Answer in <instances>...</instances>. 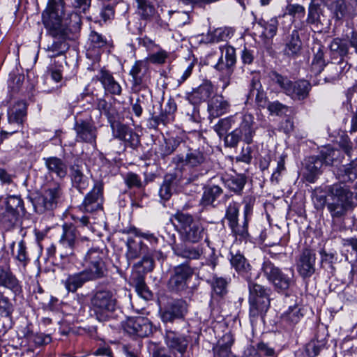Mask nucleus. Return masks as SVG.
<instances>
[{
  "label": "nucleus",
  "instance_id": "f257e3e1",
  "mask_svg": "<svg viewBox=\"0 0 357 357\" xmlns=\"http://www.w3.org/2000/svg\"><path fill=\"white\" fill-rule=\"evenodd\" d=\"M63 15V0H49L43 13V22L47 33L53 38L52 43L45 48L51 58L63 56L70 47L67 41L70 29L68 20Z\"/></svg>",
  "mask_w": 357,
  "mask_h": 357
},
{
  "label": "nucleus",
  "instance_id": "f03ea898",
  "mask_svg": "<svg viewBox=\"0 0 357 357\" xmlns=\"http://www.w3.org/2000/svg\"><path fill=\"white\" fill-rule=\"evenodd\" d=\"M231 266L248 282L250 318L252 322L263 317L270 307L271 289L251 281V266L238 251H230Z\"/></svg>",
  "mask_w": 357,
  "mask_h": 357
},
{
  "label": "nucleus",
  "instance_id": "7ed1b4c3",
  "mask_svg": "<svg viewBox=\"0 0 357 357\" xmlns=\"http://www.w3.org/2000/svg\"><path fill=\"white\" fill-rule=\"evenodd\" d=\"M328 202L327 210L334 220L344 219L352 208L353 193L342 183L328 185Z\"/></svg>",
  "mask_w": 357,
  "mask_h": 357
},
{
  "label": "nucleus",
  "instance_id": "20e7f679",
  "mask_svg": "<svg viewBox=\"0 0 357 357\" xmlns=\"http://www.w3.org/2000/svg\"><path fill=\"white\" fill-rule=\"evenodd\" d=\"M117 307L116 291L107 288L96 290L91 298V308L100 322L109 320Z\"/></svg>",
  "mask_w": 357,
  "mask_h": 357
},
{
  "label": "nucleus",
  "instance_id": "39448f33",
  "mask_svg": "<svg viewBox=\"0 0 357 357\" xmlns=\"http://www.w3.org/2000/svg\"><path fill=\"white\" fill-rule=\"evenodd\" d=\"M183 153L177 154L172 158L173 163L177 167H188L192 169L188 180L194 181L208 172V162L206 155L197 149H192L187 146Z\"/></svg>",
  "mask_w": 357,
  "mask_h": 357
},
{
  "label": "nucleus",
  "instance_id": "423d86ee",
  "mask_svg": "<svg viewBox=\"0 0 357 357\" xmlns=\"http://www.w3.org/2000/svg\"><path fill=\"white\" fill-rule=\"evenodd\" d=\"M238 127L225 137V145L235 147L242 140L247 144H252L258 128L254 116L250 113L238 114Z\"/></svg>",
  "mask_w": 357,
  "mask_h": 357
},
{
  "label": "nucleus",
  "instance_id": "0eeeda50",
  "mask_svg": "<svg viewBox=\"0 0 357 357\" xmlns=\"http://www.w3.org/2000/svg\"><path fill=\"white\" fill-rule=\"evenodd\" d=\"M105 259V253L99 248H91L86 252L83 259L84 269L82 271L90 281H96L107 275Z\"/></svg>",
  "mask_w": 357,
  "mask_h": 357
},
{
  "label": "nucleus",
  "instance_id": "6e6552de",
  "mask_svg": "<svg viewBox=\"0 0 357 357\" xmlns=\"http://www.w3.org/2000/svg\"><path fill=\"white\" fill-rule=\"evenodd\" d=\"M269 77L273 83L278 84L287 96L294 100H303L307 98L312 88L310 83L306 80L291 82L287 77L275 71L269 73Z\"/></svg>",
  "mask_w": 357,
  "mask_h": 357
},
{
  "label": "nucleus",
  "instance_id": "1a4fd4ad",
  "mask_svg": "<svg viewBox=\"0 0 357 357\" xmlns=\"http://www.w3.org/2000/svg\"><path fill=\"white\" fill-rule=\"evenodd\" d=\"M174 218L178 222L180 236L184 242L197 243L203 238L204 228L191 215L177 213Z\"/></svg>",
  "mask_w": 357,
  "mask_h": 357
},
{
  "label": "nucleus",
  "instance_id": "9d476101",
  "mask_svg": "<svg viewBox=\"0 0 357 357\" xmlns=\"http://www.w3.org/2000/svg\"><path fill=\"white\" fill-rule=\"evenodd\" d=\"M221 55L214 68L220 72L219 80L222 82V89L225 90L230 84L231 76L233 73V68L236 63V50L230 45L220 46Z\"/></svg>",
  "mask_w": 357,
  "mask_h": 357
},
{
  "label": "nucleus",
  "instance_id": "9b49d317",
  "mask_svg": "<svg viewBox=\"0 0 357 357\" xmlns=\"http://www.w3.org/2000/svg\"><path fill=\"white\" fill-rule=\"evenodd\" d=\"M261 270L268 282L278 291L287 290L294 283L293 274L289 275L284 273L269 259H264Z\"/></svg>",
  "mask_w": 357,
  "mask_h": 357
},
{
  "label": "nucleus",
  "instance_id": "f8f14e48",
  "mask_svg": "<svg viewBox=\"0 0 357 357\" xmlns=\"http://www.w3.org/2000/svg\"><path fill=\"white\" fill-rule=\"evenodd\" d=\"M192 275L193 269L186 263L174 266L168 280V289L177 293L185 291Z\"/></svg>",
  "mask_w": 357,
  "mask_h": 357
},
{
  "label": "nucleus",
  "instance_id": "ddd939ff",
  "mask_svg": "<svg viewBox=\"0 0 357 357\" xmlns=\"http://www.w3.org/2000/svg\"><path fill=\"white\" fill-rule=\"evenodd\" d=\"M61 195V189L59 185L48 188L43 195H38L33 201L36 211L42 213L46 210L54 209L56 207Z\"/></svg>",
  "mask_w": 357,
  "mask_h": 357
},
{
  "label": "nucleus",
  "instance_id": "4468645a",
  "mask_svg": "<svg viewBox=\"0 0 357 357\" xmlns=\"http://www.w3.org/2000/svg\"><path fill=\"white\" fill-rule=\"evenodd\" d=\"M164 340L166 346L174 357H184L190 343L188 336L171 329H166Z\"/></svg>",
  "mask_w": 357,
  "mask_h": 357
},
{
  "label": "nucleus",
  "instance_id": "2eb2a0df",
  "mask_svg": "<svg viewBox=\"0 0 357 357\" xmlns=\"http://www.w3.org/2000/svg\"><path fill=\"white\" fill-rule=\"evenodd\" d=\"M77 239V231L73 225L64 224L63 233L59 241L57 250L61 259L73 255Z\"/></svg>",
  "mask_w": 357,
  "mask_h": 357
},
{
  "label": "nucleus",
  "instance_id": "dca6fc26",
  "mask_svg": "<svg viewBox=\"0 0 357 357\" xmlns=\"http://www.w3.org/2000/svg\"><path fill=\"white\" fill-rule=\"evenodd\" d=\"M123 327L126 333L134 337H145L153 332L151 322L144 317L128 318Z\"/></svg>",
  "mask_w": 357,
  "mask_h": 357
},
{
  "label": "nucleus",
  "instance_id": "f3484780",
  "mask_svg": "<svg viewBox=\"0 0 357 357\" xmlns=\"http://www.w3.org/2000/svg\"><path fill=\"white\" fill-rule=\"evenodd\" d=\"M324 3V0H312L308 8L306 22L314 32L320 33L329 25L321 9Z\"/></svg>",
  "mask_w": 357,
  "mask_h": 357
},
{
  "label": "nucleus",
  "instance_id": "a211bd4d",
  "mask_svg": "<svg viewBox=\"0 0 357 357\" xmlns=\"http://www.w3.org/2000/svg\"><path fill=\"white\" fill-rule=\"evenodd\" d=\"M74 130L76 133L77 142L96 144L98 130L91 119H77L74 125Z\"/></svg>",
  "mask_w": 357,
  "mask_h": 357
},
{
  "label": "nucleus",
  "instance_id": "6ab92c4d",
  "mask_svg": "<svg viewBox=\"0 0 357 357\" xmlns=\"http://www.w3.org/2000/svg\"><path fill=\"white\" fill-rule=\"evenodd\" d=\"M283 41L284 47L282 53L284 56L290 59H296L301 55L303 43L297 27H295L290 33L286 34Z\"/></svg>",
  "mask_w": 357,
  "mask_h": 357
},
{
  "label": "nucleus",
  "instance_id": "aec40b11",
  "mask_svg": "<svg viewBox=\"0 0 357 357\" xmlns=\"http://www.w3.org/2000/svg\"><path fill=\"white\" fill-rule=\"evenodd\" d=\"M188 312V304L182 300H175L161 310L160 317L164 323H172L175 319H183Z\"/></svg>",
  "mask_w": 357,
  "mask_h": 357
},
{
  "label": "nucleus",
  "instance_id": "412c9836",
  "mask_svg": "<svg viewBox=\"0 0 357 357\" xmlns=\"http://www.w3.org/2000/svg\"><path fill=\"white\" fill-rule=\"evenodd\" d=\"M102 185L96 183L93 188L85 196L79 210L82 212L93 213L102 208Z\"/></svg>",
  "mask_w": 357,
  "mask_h": 357
},
{
  "label": "nucleus",
  "instance_id": "4be33fe9",
  "mask_svg": "<svg viewBox=\"0 0 357 357\" xmlns=\"http://www.w3.org/2000/svg\"><path fill=\"white\" fill-rule=\"evenodd\" d=\"M316 254L310 249H305L296 261V268L303 278H310L315 272Z\"/></svg>",
  "mask_w": 357,
  "mask_h": 357
},
{
  "label": "nucleus",
  "instance_id": "5701e85b",
  "mask_svg": "<svg viewBox=\"0 0 357 357\" xmlns=\"http://www.w3.org/2000/svg\"><path fill=\"white\" fill-rule=\"evenodd\" d=\"M0 287L10 290L15 296L22 292V286L9 265H0Z\"/></svg>",
  "mask_w": 357,
  "mask_h": 357
},
{
  "label": "nucleus",
  "instance_id": "b1692460",
  "mask_svg": "<svg viewBox=\"0 0 357 357\" xmlns=\"http://www.w3.org/2000/svg\"><path fill=\"white\" fill-rule=\"evenodd\" d=\"M213 85L209 80L204 81L199 86L186 93V99L193 105H197L208 100L213 93Z\"/></svg>",
  "mask_w": 357,
  "mask_h": 357
},
{
  "label": "nucleus",
  "instance_id": "393cba45",
  "mask_svg": "<svg viewBox=\"0 0 357 357\" xmlns=\"http://www.w3.org/2000/svg\"><path fill=\"white\" fill-rule=\"evenodd\" d=\"M26 116V105L24 101L16 102L8 112V121L10 124L17 126V129L12 130L9 134L16 132L18 128L22 125ZM2 135L8 134L6 131H1Z\"/></svg>",
  "mask_w": 357,
  "mask_h": 357
},
{
  "label": "nucleus",
  "instance_id": "a878e982",
  "mask_svg": "<svg viewBox=\"0 0 357 357\" xmlns=\"http://www.w3.org/2000/svg\"><path fill=\"white\" fill-rule=\"evenodd\" d=\"M229 102L222 95H215L208 101V112L213 118L219 117L229 111Z\"/></svg>",
  "mask_w": 357,
  "mask_h": 357
},
{
  "label": "nucleus",
  "instance_id": "bb28decb",
  "mask_svg": "<svg viewBox=\"0 0 357 357\" xmlns=\"http://www.w3.org/2000/svg\"><path fill=\"white\" fill-rule=\"evenodd\" d=\"M95 79L100 81L105 90L112 94L120 96L122 92V88L119 83L116 82L112 75L106 70H100L96 75Z\"/></svg>",
  "mask_w": 357,
  "mask_h": 357
},
{
  "label": "nucleus",
  "instance_id": "cd10ccee",
  "mask_svg": "<svg viewBox=\"0 0 357 357\" xmlns=\"http://www.w3.org/2000/svg\"><path fill=\"white\" fill-rule=\"evenodd\" d=\"M173 252L176 256L183 259L196 260L199 259L203 254V249L200 245L176 244L173 247Z\"/></svg>",
  "mask_w": 357,
  "mask_h": 357
},
{
  "label": "nucleus",
  "instance_id": "c85d7f7f",
  "mask_svg": "<svg viewBox=\"0 0 357 357\" xmlns=\"http://www.w3.org/2000/svg\"><path fill=\"white\" fill-rule=\"evenodd\" d=\"M147 71L148 64L146 61L139 60L135 62L129 72V75L132 78L133 88L139 89L144 84Z\"/></svg>",
  "mask_w": 357,
  "mask_h": 357
},
{
  "label": "nucleus",
  "instance_id": "c756f323",
  "mask_svg": "<svg viewBox=\"0 0 357 357\" xmlns=\"http://www.w3.org/2000/svg\"><path fill=\"white\" fill-rule=\"evenodd\" d=\"M322 160L318 155L309 157L305 162V178L310 183H314L322 172Z\"/></svg>",
  "mask_w": 357,
  "mask_h": 357
},
{
  "label": "nucleus",
  "instance_id": "7c9ffc66",
  "mask_svg": "<svg viewBox=\"0 0 357 357\" xmlns=\"http://www.w3.org/2000/svg\"><path fill=\"white\" fill-rule=\"evenodd\" d=\"M44 160L49 174H55L60 178H63L67 175V165L61 159L57 157H49L44 158Z\"/></svg>",
  "mask_w": 357,
  "mask_h": 357
},
{
  "label": "nucleus",
  "instance_id": "2f4dec72",
  "mask_svg": "<svg viewBox=\"0 0 357 357\" xmlns=\"http://www.w3.org/2000/svg\"><path fill=\"white\" fill-rule=\"evenodd\" d=\"M88 282H91L82 271L80 272L69 275L63 283L68 292H75L78 289Z\"/></svg>",
  "mask_w": 357,
  "mask_h": 357
},
{
  "label": "nucleus",
  "instance_id": "473e14b6",
  "mask_svg": "<svg viewBox=\"0 0 357 357\" xmlns=\"http://www.w3.org/2000/svg\"><path fill=\"white\" fill-rule=\"evenodd\" d=\"M329 50L332 60L340 59V61H344V58L349 54L347 43L339 38H335L331 42Z\"/></svg>",
  "mask_w": 357,
  "mask_h": 357
},
{
  "label": "nucleus",
  "instance_id": "72a5a7b5",
  "mask_svg": "<svg viewBox=\"0 0 357 357\" xmlns=\"http://www.w3.org/2000/svg\"><path fill=\"white\" fill-rule=\"evenodd\" d=\"M137 2L138 12L142 19L144 22H141L139 24V26L137 28L138 33L142 34L144 31L145 27L146 26V21L150 19L155 13V8L153 5H151L146 0H136Z\"/></svg>",
  "mask_w": 357,
  "mask_h": 357
},
{
  "label": "nucleus",
  "instance_id": "f704fd0d",
  "mask_svg": "<svg viewBox=\"0 0 357 357\" xmlns=\"http://www.w3.org/2000/svg\"><path fill=\"white\" fill-rule=\"evenodd\" d=\"M337 178L342 183L353 181L357 178V160L341 166L337 171Z\"/></svg>",
  "mask_w": 357,
  "mask_h": 357
},
{
  "label": "nucleus",
  "instance_id": "c9c22d12",
  "mask_svg": "<svg viewBox=\"0 0 357 357\" xmlns=\"http://www.w3.org/2000/svg\"><path fill=\"white\" fill-rule=\"evenodd\" d=\"M70 178L73 185L81 193L89 186V178L86 176L82 169L78 165H73L70 167Z\"/></svg>",
  "mask_w": 357,
  "mask_h": 357
},
{
  "label": "nucleus",
  "instance_id": "e433bc0d",
  "mask_svg": "<svg viewBox=\"0 0 357 357\" xmlns=\"http://www.w3.org/2000/svg\"><path fill=\"white\" fill-rule=\"evenodd\" d=\"M178 179L176 175L167 174L165 176L163 182L159 190L160 197L165 200H168L173 191L175 190L177 185Z\"/></svg>",
  "mask_w": 357,
  "mask_h": 357
},
{
  "label": "nucleus",
  "instance_id": "4c0bfd02",
  "mask_svg": "<svg viewBox=\"0 0 357 357\" xmlns=\"http://www.w3.org/2000/svg\"><path fill=\"white\" fill-rule=\"evenodd\" d=\"M187 146L184 142L174 138H169L165 140V142L160 147V153L162 158L171 155L177 149L178 151H185Z\"/></svg>",
  "mask_w": 357,
  "mask_h": 357
},
{
  "label": "nucleus",
  "instance_id": "58836bf2",
  "mask_svg": "<svg viewBox=\"0 0 357 357\" xmlns=\"http://www.w3.org/2000/svg\"><path fill=\"white\" fill-rule=\"evenodd\" d=\"M314 56L312 61L311 70L317 75L321 73L326 66V61L324 59V47L317 44L313 47Z\"/></svg>",
  "mask_w": 357,
  "mask_h": 357
},
{
  "label": "nucleus",
  "instance_id": "ea45409f",
  "mask_svg": "<svg viewBox=\"0 0 357 357\" xmlns=\"http://www.w3.org/2000/svg\"><path fill=\"white\" fill-rule=\"evenodd\" d=\"M347 66L345 61H339L337 63L333 62L327 69L328 75L325 77L326 82H334L338 80Z\"/></svg>",
  "mask_w": 357,
  "mask_h": 357
},
{
  "label": "nucleus",
  "instance_id": "a19ab883",
  "mask_svg": "<svg viewBox=\"0 0 357 357\" xmlns=\"http://www.w3.org/2000/svg\"><path fill=\"white\" fill-rule=\"evenodd\" d=\"M327 340L325 337H319L317 335L305 346V354L307 357H315L326 344Z\"/></svg>",
  "mask_w": 357,
  "mask_h": 357
},
{
  "label": "nucleus",
  "instance_id": "79ce46f5",
  "mask_svg": "<svg viewBox=\"0 0 357 357\" xmlns=\"http://www.w3.org/2000/svg\"><path fill=\"white\" fill-rule=\"evenodd\" d=\"M229 227L236 241L247 243L250 240V234L248 229V220H244L242 225L236 222L234 225L231 224L229 225Z\"/></svg>",
  "mask_w": 357,
  "mask_h": 357
},
{
  "label": "nucleus",
  "instance_id": "37998d69",
  "mask_svg": "<svg viewBox=\"0 0 357 357\" xmlns=\"http://www.w3.org/2000/svg\"><path fill=\"white\" fill-rule=\"evenodd\" d=\"M346 95L347 101L350 106V109L351 110L354 109H356L351 119V126L350 130L351 132H357V92L356 91V87L353 86L349 88L347 91Z\"/></svg>",
  "mask_w": 357,
  "mask_h": 357
},
{
  "label": "nucleus",
  "instance_id": "c03bdc74",
  "mask_svg": "<svg viewBox=\"0 0 357 357\" xmlns=\"http://www.w3.org/2000/svg\"><path fill=\"white\" fill-rule=\"evenodd\" d=\"M257 24L263 28L262 35L266 38H273L277 33L278 27V20L276 17H272L268 20L261 19Z\"/></svg>",
  "mask_w": 357,
  "mask_h": 357
},
{
  "label": "nucleus",
  "instance_id": "a18cd8bd",
  "mask_svg": "<svg viewBox=\"0 0 357 357\" xmlns=\"http://www.w3.org/2000/svg\"><path fill=\"white\" fill-rule=\"evenodd\" d=\"M222 193V188L218 185H212L206 188L202 197V204L204 206H215L214 202Z\"/></svg>",
  "mask_w": 357,
  "mask_h": 357
},
{
  "label": "nucleus",
  "instance_id": "49530a36",
  "mask_svg": "<svg viewBox=\"0 0 357 357\" xmlns=\"http://www.w3.org/2000/svg\"><path fill=\"white\" fill-rule=\"evenodd\" d=\"M238 116V114L227 118L219 120L218 123L213 126L214 130L221 137L224 136L227 132L231 129L237 123Z\"/></svg>",
  "mask_w": 357,
  "mask_h": 357
},
{
  "label": "nucleus",
  "instance_id": "de8ad7c7",
  "mask_svg": "<svg viewBox=\"0 0 357 357\" xmlns=\"http://www.w3.org/2000/svg\"><path fill=\"white\" fill-rule=\"evenodd\" d=\"M155 266L154 260L148 254L145 255L142 259L137 263L135 264L133 268L135 271L132 274H144L151 272L153 270Z\"/></svg>",
  "mask_w": 357,
  "mask_h": 357
},
{
  "label": "nucleus",
  "instance_id": "09e8293b",
  "mask_svg": "<svg viewBox=\"0 0 357 357\" xmlns=\"http://www.w3.org/2000/svg\"><path fill=\"white\" fill-rule=\"evenodd\" d=\"M131 280L139 295L147 300L151 297V292L149 290L142 274H132Z\"/></svg>",
  "mask_w": 357,
  "mask_h": 357
},
{
  "label": "nucleus",
  "instance_id": "8fccbe9b",
  "mask_svg": "<svg viewBox=\"0 0 357 357\" xmlns=\"http://www.w3.org/2000/svg\"><path fill=\"white\" fill-rule=\"evenodd\" d=\"M127 251L126 253V257L128 260H134L139 257L146 245L140 241L136 242L132 238H128L126 243Z\"/></svg>",
  "mask_w": 357,
  "mask_h": 357
},
{
  "label": "nucleus",
  "instance_id": "3c124183",
  "mask_svg": "<svg viewBox=\"0 0 357 357\" xmlns=\"http://www.w3.org/2000/svg\"><path fill=\"white\" fill-rule=\"evenodd\" d=\"M301 308L298 305L290 306L289 309L282 314L283 321L290 324H297L303 317Z\"/></svg>",
  "mask_w": 357,
  "mask_h": 357
},
{
  "label": "nucleus",
  "instance_id": "603ef678",
  "mask_svg": "<svg viewBox=\"0 0 357 357\" xmlns=\"http://www.w3.org/2000/svg\"><path fill=\"white\" fill-rule=\"evenodd\" d=\"M340 155V151L329 147L324 148L318 155L322 160L323 165H333Z\"/></svg>",
  "mask_w": 357,
  "mask_h": 357
},
{
  "label": "nucleus",
  "instance_id": "864d4df0",
  "mask_svg": "<svg viewBox=\"0 0 357 357\" xmlns=\"http://www.w3.org/2000/svg\"><path fill=\"white\" fill-rule=\"evenodd\" d=\"M245 183V178L243 176L238 175L227 178L225 181V186L235 193H240L243 189Z\"/></svg>",
  "mask_w": 357,
  "mask_h": 357
},
{
  "label": "nucleus",
  "instance_id": "5fc2aeb1",
  "mask_svg": "<svg viewBox=\"0 0 357 357\" xmlns=\"http://www.w3.org/2000/svg\"><path fill=\"white\" fill-rule=\"evenodd\" d=\"M312 201L314 207L317 210H322L327 207L328 202V186L326 187V195L320 189H316L312 193Z\"/></svg>",
  "mask_w": 357,
  "mask_h": 357
},
{
  "label": "nucleus",
  "instance_id": "6e6d98bb",
  "mask_svg": "<svg viewBox=\"0 0 357 357\" xmlns=\"http://www.w3.org/2000/svg\"><path fill=\"white\" fill-rule=\"evenodd\" d=\"M228 283L229 280L226 278L214 276L211 284L213 292L219 296H222L227 292Z\"/></svg>",
  "mask_w": 357,
  "mask_h": 357
},
{
  "label": "nucleus",
  "instance_id": "4d7b16f0",
  "mask_svg": "<svg viewBox=\"0 0 357 357\" xmlns=\"http://www.w3.org/2000/svg\"><path fill=\"white\" fill-rule=\"evenodd\" d=\"M331 9L336 20H342L347 14V8L343 0H337L332 3Z\"/></svg>",
  "mask_w": 357,
  "mask_h": 357
},
{
  "label": "nucleus",
  "instance_id": "13d9d810",
  "mask_svg": "<svg viewBox=\"0 0 357 357\" xmlns=\"http://www.w3.org/2000/svg\"><path fill=\"white\" fill-rule=\"evenodd\" d=\"M239 204L237 202H230L226 208L225 218L229 225L238 221Z\"/></svg>",
  "mask_w": 357,
  "mask_h": 357
},
{
  "label": "nucleus",
  "instance_id": "bf43d9fd",
  "mask_svg": "<svg viewBox=\"0 0 357 357\" xmlns=\"http://www.w3.org/2000/svg\"><path fill=\"white\" fill-rule=\"evenodd\" d=\"M89 48L93 50L100 49L107 44V39L96 31H92L89 37Z\"/></svg>",
  "mask_w": 357,
  "mask_h": 357
},
{
  "label": "nucleus",
  "instance_id": "052dcab7",
  "mask_svg": "<svg viewBox=\"0 0 357 357\" xmlns=\"http://www.w3.org/2000/svg\"><path fill=\"white\" fill-rule=\"evenodd\" d=\"M13 311L14 307L9 298L0 292V315L9 317Z\"/></svg>",
  "mask_w": 357,
  "mask_h": 357
},
{
  "label": "nucleus",
  "instance_id": "680f3d73",
  "mask_svg": "<svg viewBox=\"0 0 357 357\" xmlns=\"http://www.w3.org/2000/svg\"><path fill=\"white\" fill-rule=\"evenodd\" d=\"M96 107L100 113L105 114L108 121L112 123L114 118V111L112 105L105 99L100 98L98 99Z\"/></svg>",
  "mask_w": 357,
  "mask_h": 357
},
{
  "label": "nucleus",
  "instance_id": "e2e57ef3",
  "mask_svg": "<svg viewBox=\"0 0 357 357\" xmlns=\"http://www.w3.org/2000/svg\"><path fill=\"white\" fill-rule=\"evenodd\" d=\"M251 84L252 87L253 88V91H257L255 100L258 106L262 108L267 107L268 102L266 100V97L265 96L264 92L261 91L259 89L257 88V86H259L260 88L261 87L259 82L255 79H252Z\"/></svg>",
  "mask_w": 357,
  "mask_h": 357
},
{
  "label": "nucleus",
  "instance_id": "0e129e2a",
  "mask_svg": "<svg viewBox=\"0 0 357 357\" xmlns=\"http://www.w3.org/2000/svg\"><path fill=\"white\" fill-rule=\"evenodd\" d=\"M16 259L23 266H26L29 261L26 247L23 240L18 243Z\"/></svg>",
  "mask_w": 357,
  "mask_h": 357
},
{
  "label": "nucleus",
  "instance_id": "69168bd1",
  "mask_svg": "<svg viewBox=\"0 0 357 357\" xmlns=\"http://www.w3.org/2000/svg\"><path fill=\"white\" fill-rule=\"evenodd\" d=\"M111 123L114 137L120 140L125 139L126 135H128V132L130 130V128L121 123H115L112 122Z\"/></svg>",
  "mask_w": 357,
  "mask_h": 357
},
{
  "label": "nucleus",
  "instance_id": "338daca9",
  "mask_svg": "<svg viewBox=\"0 0 357 357\" xmlns=\"http://www.w3.org/2000/svg\"><path fill=\"white\" fill-rule=\"evenodd\" d=\"M22 200L17 196H9L6 199V208L8 211L13 213L22 208Z\"/></svg>",
  "mask_w": 357,
  "mask_h": 357
},
{
  "label": "nucleus",
  "instance_id": "774afa93",
  "mask_svg": "<svg viewBox=\"0 0 357 357\" xmlns=\"http://www.w3.org/2000/svg\"><path fill=\"white\" fill-rule=\"evenodd\" d=\"M232 344V342H227L225 344H219L215 349V357H228L231 353L230 347Z\"/></svg>",
  "mask_w": 357,
  "mask_h": 357
}]
</instances>
